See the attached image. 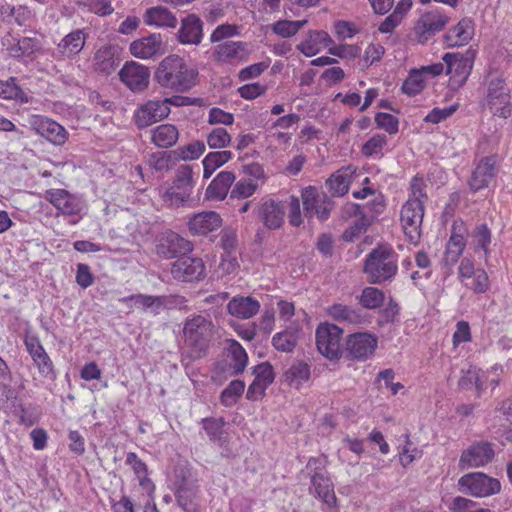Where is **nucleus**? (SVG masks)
Instances as JSON below:
<instances>
[{
    "instance_id": "obj_58",
    "label": "nucleus",
    "mask_w": 512,
    "mask_h": 512,
    "mask_svg": "<svg viewBox=\"0 0 512 512\" xmlns=\"http://www.w3.org/2000/svg\"><path fill=\"white\" fill-rule=\"evenodd\" d=\"M0 84V97L4 99H14L20 100L22 102H27V97L25 93L17 84H10V82H6L5 84L0 82Z\"/></svg>"
},
{
    "instance_id": "obj_37",
    "label": "nucleus",
    "mask_w": 512,
    "mask_h": 512,
    "mask_svg": "<svg viewBox=\"0 0 512 512\" xmlns=\"http://www.w3.org/2000/svg\"><path fill=\"white\" fill-rule=\"evenodd\" d=\"M310 366L303 361L294 362L283 374V380L290 387L299 389L310 379Z\"/></svg>"
},
{
    "instance_id": "obj_36",
    "label": "nucleus",
    "mask_w": 512,
    "mask_h": 512,
    "mask_svg": "<svg viewBox=\"0 0 512 512\" xmlns=\"http://www.w3.org/2000/svg\"><path fill=\"white\" fill-rule=\"evenodd\" d=\"M333 40L329 34L323 30H311L308 33V38L301 42L297 49L305 56L311 57L319 52V45L323 44L325 47L330 46Z\"/></svg>"
},
{
    "instance_id": "obj_41",
    "label": "nucleus",
    "mask_w": 512,
    "mask_h": 512,
    "mask_svg": "<svg viewBox=\"0 0 512 512\" xmlns=\"http://www.w3.org/2000/svg\"><path fill=\"white\" fill-rule=\"evenodd\" d=\"M121 302L133 301L138 308L143 311L151 309L154 314H158L161 308H164L166 299L162 296H152L144 294H135L120 299Z\"/></svg>"
},
{
    "instance_id": "obj_31",
    "label": "nucleus",
    "mask_w": 512,
    "mask_h": 512,
    "mask_svg": "<svg viewBox=\"0 0 512 512\" xmlns=\"http://www.w3.org/2000/svg\"><path fill=\"white\" fill-rule=\"evenodd\" d=\"M176 486L175 495L178 505L186 512H196L197 486L185 477L177 480Z\"/></svg>"
},
{
    "instance_id": "obj_23",
    "label": "nucleus",
    "mask_w": 512,
    "mask_h": 512,
    "mask_svg": "<svg viewBox=\"0 0 512 512\" xmlns=\"http://www.w3.org/2000/svg\"><path fill=\"white\" fill-rule=\"evenodd\" d=\"M221 226L222 218L215 211H203L194 214L188 222L189 230L194 235H207L218 230Z\"/></svg>"
},
{
    "instance_id": "obj_49",
    "label": "nucleus",
    "mask_w": 512,
    "mask_h": 512,
    "mask_svg": "<svg viewBox=\"0 0 512 512\" xmlns=\"http://www.w3.org/2000/svg\"><path fill=\"white\" fill-rule=\"evenodd\" d=\"M425 87L423 75L420 71L413 70L402 84L403 93L414 96L420 93Z\"/></svg>"
},
{
    "instance_id": "obj_24",
    "label": "nucleus",
    "mask_w": 512,
    "mask_h": 512,
    "mask_svg": "<svg viewBox=\"0 0 512 512\" xmlns=\"http://www.w3.org/2000/svg\"><path fill=\"white\" fill-rule=\"evenodd\" d=\"M120 64L118 48L113 45L100 47L93 58L94 70L103 75L112 74Z\"/></svg>"
},
{
    "instance_id": "obj_59",
    "label": "nucleus",
    "mask_w": 512,
    "mask_h": 512,
    "mask_svg": "<svg viewBox=\"0 0 512 512\" xmlns=\"http://www.w3.org/2000/svg\"><path fill=\"white\" fill-rule=\"evenodd\" d=\"M234 122V116L231 113L225 112L224 110L214 107L209 111L208 123L210 125L224 124L232 125Z\"/></svg>"
},
{
    "instance_id": "obj_15",
    "label": "nucleus",
    "mask_w": 512,
    "mask_h": 512,
    "mask_svg": "<svg viewBox=\"0 0 512 512\" xmlns=\"http://www.w3.org/2000/svg\"><path fill=\"white\" fill-rule=\"evenodd\" d=\"M317 464H320L318 458H310L307 463V468L315 466V472L311 476V484L314 492L327 506L336 507L337 498L334 493L333 483L326 475V470L324 468H318L316 466Z\"/></svg>"
},
{
    "instance_id": "obj_51",
    "label": "nucleus",
    "mask_w": 512,
    "mask_h": 512,
    "mask_svg": "<svg viewBox=\"0 0 512 512\" xmlns=\"http://www.w3.org/2000/svg\"><path fill=\"white\" fill-rule=\"evenodd\" d=\"M472 237L480 249H482L485 255L489 253V244L491 243V231L486 224H480L472 231Z\"/></svg>"
},
{
    "instance_id": "obj_7",
    "label": "nucleus",
    "mask_w": 512,
    "mask_h": 512,
    "mask_svg": "<svg viewBox=\"0 0 512 512\" xmlns=\"http://www.w3.org/2000/svg\"><path fill=\"white\" fill-rule=\"evenodd\" d=\"M304 216L308 219L314 215L321 221L329 218L334 207V201L324 192H319L314 186H307L301 191Z\"/></svg>"
},
{
    "instance_id": "obj_34",
    "label": "nucleus",
    "mask_w": 512,
    "mask_h": 512,
    "mask_svg": "<svg viewBox=\"0 0 512 512\" xmlns=\"http://www.w3.org/2000/svg\"><path fill=\"white\" fill-rule=\"evenodd\" d=\"M259 309V302L250 296L234 297L229 301L227 305L229 314L240 319H248L253 317L258 313Z\"/></svg>"
},
{
    "instance_id": "obj_9",
    "label": "nucleus",
    "mask_w": 512,
    "mask_h": 512,
    "mask_svg": "<svg viewBox=\"0 0 512 512\" xmlns=\"http://www.w3.org/2000/svg\"><path fill=\"white\" fill-rule=\"evenodd\" d=\"M510 90L505 81L499 77L488 83L487 102L495 116L508 118L512 112Z\"/></svg>"
},
{
    "instance_id": "obj_13",
    "label": "nucleus",
    "mask_w": 512,
    "mask_h": 512,
    "mask_svg": "<svg viewBox=\"0 0 512 512\" xmlns=\"http://www.w3.org/2000/svg\"><path fill=\"white\" fill-rule=\"evenodd\" d=\"M449 21L450 18L438 10L424 13L414 27L417 42L425 44L436 33L442 31Z\"/></svg>"
},
{
    "instance_id": "obj_6",
    "label": "nucleus",
    "mask_w": 512,
    "mask_h": 512,
    "mask_svg": "<svg viewBox=\"0 0 512 512\" xmlns=\"http://www.w3.org/2000/svg\"><path fill=\"white\" fill-rule=\"evenodd\" d=\"M343 329L332 323H321L316 329V346L320 354L331 361L339 360L343 354Z\"/></svg>"
},
{
    "instance_id": "obj_29",
    "label": "nucleus",
    "mask_w": 512,
    "mask_h": 512,
    "mask_svg": "<svg viewBox=\"0 0 512 512\" xmlns=\"http://www.w3.org/2000/svg\"><path fill=\"white\" fill-rule=\"evenodd\" d=\"M474 36V23L470 18L461 19L456 26L444 35L447 47L463 46Z\"/></svg>"
},
{
    "instance_id": "obj_48",
    "label": "nucleus",
    "mask_w": 512,
    "mask_h": 512,
    "mask_svg": "<svg viewBox=\"0 0 512 512\" xmlns=\"http://www.w3.org/2000/svg\"><path fill=\"white\" fill-rule=\"evenodd\" d=\"M272 344L278 351L292 352L297 344V337L290 331H283L275 334L272 338Z\"/></svg>"
},
{
    "instance_id": "obj_4",
    "label": "nucleus",
    "mask_w": 512,
    "mask_h": 512,
    "mask_svg": "<svg viewBox=\"0 0 512 512\" xmlns=\"http://www.w3.org/2000/svg\"><path fill=\"white\" fill-rule=\"evenodd\" d=\"M184 343L190 349V357H204L214 335V325L202 315L187 319L183 327Z\"/></svg>"
},
{
    "instance_id": "obj_40",
    "label": "nucleus",
    "mask_w": 512,
    "mask_h": 512,
    "mask_svg": "<svg viewBox=\"0 0 512 512\" xmlns=\"http://www.w3.org/2000/svg\"><path fill=\"white\" fill-rule=\"evenodd\" d=\"M179 137L178 129L172 124H162L152 130V142L161 148H169L176 144Z\"/></svg>"
},
{
    "instance_id": "obj_17",
    "label": "nucleus",
    "mask_w": 512,
    "mask_h": 512,
    "mask_svg": "<svg viewBox=\"0 0 512 512\" xmlns=\"http://www.w3.org/2000/svg\"><path fill=\"white\" fill-rule=\"evenodd\" d=\"M474 54L446 53L443 61L446 64V73L458 86H462L472 70Z\"/></svg>"
},
{
    "instance_id": "obj_64",
    "label": "nucleus",
    "mask_w": 512,
    "mask_h": 512,
    "mask_svg": "<svg viewBox=\"0 0 512 512\" xmlns=\"http://www.w3.org/2000/svg\"><path fill=\"white\" fill-rule=\"evenodd\" d=\"M232 158L230 151H217L207 154L204 158L216 170Z\"/></svg>"
},
{
    "instance_id": "obj_45",
    "label": "nucleus",
    "mask_w": 512,
    "mask_h": 512,
    "mask_svg": "<svg viewBox=\"0 0 512 512\" xmlns=\"http://www.w3.org/2000/svg\"><path fill=\"white\" fill-rule=\"evenodd\" d=\"M350 177L341 170L333 173L327 180L326 185L336 196H343L348 192Z\"/></svg>"
},
{
    "instance_id": "obj_52",
    "label": "nucleus",
    "mask_w": 512,
    "mask_h": 512,
    "mask_svg": "<svg viewBox=\"0 0 512 512\" xmlns=\"http://www.w3.org/2000/svg\"><path fill=\"white\" fill-rule=\"evenodd\" d=\"M377 127L385 130L390 135L396 134L399 128V120L389 113L378 112L375 115Z\"/></svg>"
},
{
    "instance_id": "obj_3",
    "label": "nucleus",
    "mask_w": 512,
    "mask_h": 512,
    "mask_svg": "<svg viewBox=\"0 0 512 512\" xmlns=\"http://www.w3.org/2000/svg\"><path fill=\"white\" fill-rule=\"evenodd\" d=\"M398 271L397 254L388 246H378L367 256L363 272L370 284H382L391 281Z\"/></svg>"
},
{
    "instance_id": "obj_11",
    "label": "nucleus",
    "mask_w": 512,
    "mask_h": 512,
    "mask_svg": "<svg viewBox=\"0 0 512 512\" xmlns=\"http://www.w3.org/2000/svg\"><path fill=\"white\" fill-rule=\"evenodd\" d=\"M192 250V243L173 231L162 233L155 247L156 254L163 259L179 258Z\"/></svg>"
},
{
    "instance_id": "obj_26",
    "label": "nucleus",
    "mask_w": 512,
    "mask_h": 512,
    "mask_svg": "<svg viewBox=\"0 0 512 512\" xmlns=\"http://www.w3.org/2000/svg\"><path fill=\"white\" fill-rule=\"evenodd\" d=\"M163 40L161 34H150L147 37L135 40L130 44V52L133 56L149 59L163 52Z\"/></svg>"
},
{
    "instance_id": "obj_14",
    "label": "nucleus",
    "mask_w": 512,
    "mask_h": 512,
    "mask_svg": "<svg viewBox=\"0 0 512 512\" xmlns=\"http://www.w3.org/2000/svg\"><path fill=\"white\" fill-rule=\"evenodd\" d=\"M44 198L51 203L59 213L65 216L78 215L84 208V202L81 197L70 193L66 189L46 190Z\"/></svg>"
},
{
    "instance_id": "obj_53",
    "label": "nucleus",
    "mask_w": 512,
    "mask_h": 512,
    "mask_svg": "<svg viewBox=\"0 0 512 512\" xmlns=\"http://www.w3.org/2000/svg\"><path fill=\"white\" fill-rule=\"evenodd\" d=\"M387 144V137L383 134H377L366 141L362 146V154L366 157L381 153Z\"/></svg>"
},
{
    "instance_id": "obj_42",
    "label": "nucleus",
    "mask_w": 512,
    "mask_h": 512,
    "mask_svg": "<svg viewBox=\"0 0 512 512\" xmlns=\"http://www.w3.org/2000/svg\"><path fill=\"white\" fill-rule=\"evenodd\" d=\"M360 305L366 309H377L382 306L385 295L382 290L375 287H366L357 297Z\"/></svg>"
},
{
    "instance_id": "obj_61",
    "label": "nucleus",
    "mask_w": 512,
    "mask_h": 512,
    "mask_svg": "<svg viewBox=\"0 0 512 512\" xmlns=\"http://www.w3.org/2000/svg\"><path fill=\"white\" fill-rule=\"evenodd\" d=\"M236 231L230 227H226L221 231V247L228 254L232 253L237 247Z\"/></svg>"
},
{
    "instance_id": "obj_44",
    "label": "nucleus",
    "mask_w": 512,
    "mask_h": 512,
    "mask_svg": "<svg viewBox=\"0 0 512 512\" xmlns=\"http://www.w3.org/2000/svg\"><path fill=\"white\" fill-rule=\"evenodd\" d=\"M175 160H177V158L174 150L162 151L151 154L148 164L154 170L162 172L170 170L173 167Z\"/></svg>"
},
{
    "instance_id": "obj_28",
    "label": "nucleus",
    "mask_w": 512,
    "mask_h": 512,
    "mask_svg": "<svg viewBox=\"0 0 512 512\" xmlns=\"http://www.w3.org/2000/svg\"><path fill=\"white\" fill-rule=\"evenodd\" d=\"M284 215L283 206L272 199L264 201L258 209L259 219L270 230L279 229L282 226Z\"/></svg>"
},
{
    "instance_id": "obj_16",
    "label": "nucleus",
    "mask_w": 512,
    "mask_h": 512,
    "mask_svg": "<svg viewBox=\"0 0 512 512\" xmlns=\"http://www.w3.org/2000/svg\"><path fill=\"white\" fill-rule=\"evenodd\" d=\"M171 275L183 282L200 280L205 273V265L201 258L182 255L171 264Z\"/></svg>"
},
{
    "instance_id": "obj_54",
    "label": "nucleus",
    "mask_w": 512,
    "mask_h": 512,
    "mask_svg": "<svg viewBox=\"0 0 512 512\" xmlns=\"http://www.w3.org/2000/svg\"><path fill=\"white\" fill-rule=\"evenodd\" d=\"M253 374L255 375L254 380L264 384L266 387L272 384L275 378L273 366L269 362L256 365L253 369Z\"/></svg>"
},
{
    "instance_id": "obj_18",
    "label": "nucleus",
    "mask_w": 512,
    "mask_h": 512,
    "mask_svg": "<svg viewBox=\"0 0 512 512\" xmlns=\"http://www.w3.org/2000/svg\"><path fill=\"white\" fill-rule=\"evenodd\" d=\"M24 344L39 373L43 377L54 378L55 373L53 362L42 346L39 338L35 335L26 333Z\"/></svg>"
},
{
    "instance_id": "obj_62",
    "label": "nucleus",
    "mask_w": 512,
    "mask_h": 512,
    "mask_svg": "<svg viewBox=\"0 0 512 512\" xmlns=\"http://www.w3.org/2000/svg\"><path fill=\"white\" fill-rule=\"evenodd\" d=\"M457 109L456 105H452L443 109L434 108L428 115L425 117V121L429 123H439L442 120L450 117Z\"/></svg>"
},
{
    "instance_id": "obj_10",
    "label": "nucleus",
    "mask_w": 512,
    "mask_h": 512,
    "mask_svg": "<svg viewBox=\"0 0 512 512\" xmlns=\"http://www.w3.org/2000/svg\"><path fill=\"white\" fill-rule=\"evenodd\" d=\"M377 338L368 332L353 333L347 337L343 353L350 360H366L377 348Z\"/></svg>"
},
{
    "instance_id": "obj_63",
    "label": "nucleus",
    "mask_w": 512,
    "mask_h": 512,
    "mask_svg": "<svg viewBox=\"0 0 512 512\" xmlns=\"http://www.w3.org/2000/svg\"><path fill=\"white\" fill-rule=\"evenodd\" d=\"M471 341V332L469 323L466 321H459L457 329L453 334V345L457 347L462 342Z\"/></svg>"
},
{
    "instance_id": "obj_57",
    "label": "nucleus",
    "mask_w": 512,
    "mask_h": 512,
    "mask_svg": "<svg viewBox=\"0 0 512 512\" xmlns=\"http://www.w3.org/2000/svg\"><path fill=\"white\" fill-rule=\"evenodd\" d=\"M465 285L475 293H485L489 288V277L485 270L477 269L476 273L472 276V282Z\"/></svg>"
},
{
    "instance_id": "obj_33",
    "label": "nucleus",
    "mask_w": 512,
    "mask_h": 512,
    "mask_svg": "<svg viewBox=\"0 0 512 512\" xmlns=\"http://www.w3.org/2000/svg\"><path fill=\"white\" fill-rule=\"evenodd\" d=\"M236 177L230 171L220 172L208 185L205 196L208 200H223Z\"/></svg>"
},
{
    "instance_id": "obj_56",
    "label": "nucleus",
    "mask_w": 512,
    "mask_h": 512,
    "mask_svg": "<svg viewBox=\"0 0 512 512\" xmlns=\"http://www.w3.org/2000/svg\"><path fill=\"white\" fill-rule=\"evenodd\" d=\"M257 184L254 183L251 180H240L238 181L233 189L231 190L230 197L241 199V198H247L256 191Z\"/></svg>"
},
{
    "instance_id": "obj_21",
    "label": "nucleus",
    "mask_w": 512,
    "mask_h": 512,
    "mask_svg": "<svg viewBox=\"0 0 512 512\" xmlns=\"http://www.w3.org/2000/svg\"><path fill=\"white\" fill-rule=\"evenodd\" d=\"M249 56L248 45L241 41H224L219 43L214 51L213 58L220 63L233 64L246 61Z\"/></svg>"
},
{
    "instance_id": "obj_25",
    "label": "nucleus",
    "mask_w": 512,
    "mask_h": 512,
    "mask_svg": "<svg viewBox=\"0 0 512 512\" xmlns=\"http://www.w3.org/2000/svg\"><path fill=\"white\" fill-rule=\"evenodd\" d=\"M247 363L245 349L236 340H230L227 358L221 369L229 376H237L245 370Z\"/></svg>"
},
{
    "instance_id": "obj_8",
    "label": "nucleus",
    "mask_w": 512,
    "mask_h": 512,
    "mask_svg": "<svg viewBox=\"0 0 512 512\" xmlns=\"http://www.w3.org/2000/svg\"><path fill=\"white\" fill-rule=\"evenodd\" d=\"M458 486L463 493L480 498L496 494L501 490L498 479L489 477L482 472L463 475L458 480Z\"/></svg>"
},
{
    "instance_id": "obj_35",
    "label": "nucleus",
    "mask_w": 512,
    "mask_h": 512,
    "mask_svg": "<svg viewBox=\"0 0 512 512\" xmlns=\"http://www.w3.org/2000/svg\"><path fill=\"white\" fill-rule=\"evenodd\" d=\"M328 314L337 321H344L350 324H364L367 322L366 314L358 308L335 303L328 308Z\"/></svg>"
},
{
    "instance_id": "obj_12",
    "label": "nucleus",
    "mask_w": 512,
    "mask_h": 512,
    "mask_svg": "<svg viewBox=\"0 0 512 512\" xmlns=\"http://www.w3.org/2000/svg\"><path fill=\"white\" fill-rule=\"evenodd\" d=\"M494 457L495 452L492 443L487 441L474 442L462 452L458 466L460 470L479 468L492 462Z\"/></svg>"
},
{
    "instance_id": "obj_20",
    "label": "nucleus",
    "mask_w": 512,
    "mask_h": 512,
    "mask_svg": "<svg viewBox=\"0 0 512 512\" xmlns=\"http://www.w3.org/2000/svg\"><path fill=\"white\" fill-rule=\"evenodd\" d=\"M170 114V108L164 100H151L143 104L135 114V122L138 128H146L163 120Z\"/></svg>"
},
{
    "instance_id": "obj_5",
    "label": "nucleus",
    "mask_w": 512,
    "mask_h": 512,
    "mask_svg": "<svg viewBox=\"0 0 512 512\" xmlns=\"http://www.w3.org/2000/svg\"><path fill=\"white\" fill-rule=\"evenodd\" d=\"M193 188V168L183 164L176 169L172 185L165 191L163 198L171 206L180 207L191 200Z\"/></svg>"
},
{
    "instance_id": "obj_46",
    "label": "nucleus",
    "mask_w": 512,
    "mask_h": 512,
    "mask_svg": "<svg viewBox=\"0 0 512 512\" xmlns=\"http://www.w3.org/2000/svg\"><path fill=\"white\" fill-rule=\"evenodd\" d=\"M245 389V383L241 380H233L230 384L222 391L220 400L221 403L226 407H231L237 403L239 397L242 395Z\"/></svg>"
},
{
    "instance_id": "obj_50",
    "label": "nucleus",
    "mask_w": 512,
    "mask_h": 512,
    "mask_svg": "<svg viewBox=\"0 0 512 512\" xmlns=\"http://www.w3.org/2000/svg\"><path fill=\"white\" fill-rule=\"evenodd\" d=\"M231 142V136L224 128H215L207 135V144L211 149L227 147Z\"/></svg>"
},
{
    "instance_id": "obj_19",
    "label": "nucleus",
    "mask_w": 512,
    "mask_h": 512,
    "mask_svg": "<svg viewBox=\"0 0 512 512\" xmlns=\"http://www.w3.org/2000/svg\"><path fill=\"white\" fill-rule=\"evenodd\" d=\"M119 77L132 91L141 92L148 87L150 70L144 65L131 61L120 70Z\"/></svg>"
},
{
    "instance_id": "obj_27",
    "label": "nucleus",
    "mask_w": 512,
    "mask_h": 512,
    "mask_svg": "<svg viewBox=\"0 0 512 512\" xmlns=\"http://www.w3.org/2000/svg\"><path fill=\"white\" fill-rule=\"evenodd\" d=\"M495 160L493 157L481 159L479 164L472 172L469 186L473 192H477L489 185L495 176Z\"/></svg>"
},
{
    "instance_id": "obj_1",
    "label": "nucleus",
    "mask_w": 512,
    "mask_h": 512,
    "mask_svg": "<svg viewBox=\"0 0 512 512\" xmlns=\"http://www.w3.org/2000/svg\"><path fill=\"white\" fill-rule=\"evenodd\" d=\"M198 75L197 69L187 64L182 57L172 54L158 64L154 80L165 89L185 93L197 84Z\"/></svg>"
},
{
    "instance_id": "obj_47",
    "label": "nucleus",
    "mask_w": 512,
    "mask_h": 512,
    "mask_svg": "<svg viewBox=\"0 0 512 512\" xmlns=\"http://www.w3.org/2000/svg\"><path fill=\"white\" fill-rule=\"evenodd\" d=\"M176 158L186 160L198 159L205 152V144L202 141H194L188 145L174 150Z\"/></svg>"
},
{
    "instance_id": "obj_38",
    "label": "nucleus",
    "mask_w": 512,
    "mask_h": 512,
    "mask_svg": "<svg viewBox=\"0 0 512 512\" xmlns=\"http://www.w3.org/2000/svg\"><path fill=\"white\" fill-rule=\"evenodd\" d=\"M487 378L484 373L476 367H471L467 371L462 370V375L458 381V386L463 390H471L473 386L476 390V397L480 398L483 391L485 390V380Z\"/></svg>"
},
{
    "instance_id": "obj_60",
    "label": "nucleus",
    "mask_w": 512,
    "mask_h": 512,
    "mask_svg": "<svg viewBox=\"0 0 512 512\" xmlns=\"http://www.w3.org/2000/svg\"><path fill=\"white\" fill-rule=\"evenodd\" d=\"M94 275L90 271L87 264L80 263L77 265L76 283L83 289L88 288L94 283Z\"/></svg>"
},
{
    "instance_id": "obj_55",
    "label": "nucleus",
    "mask_w": 512,
    "mask_h": 512,
    "mask_svg": "<svg viewBox=\"0 0 512 512\" xmlns=\"http://www.w3.org/2000/svg\"><path fill=\"white\" fill-rule=\"evenodd\" d=\"M239 34V27L232 24H222L215 28L210 36L212 43L222 42L223 40L237 36Z\"/></svg>"
},
{
    "instance_id": "obj_30",
    "label": "nucleus",
    "mask_w": 512,
    "mask_h": 512,
    "mask_svg": "<svg viewBox=\"0 0 512 512\" xmlns=\"http://www.w3.org/2000/svg\"><path fill=\"white\" fill-rule=\"evenodd\" d=\"M34 130L38 135L56 145L65 143L67 139L65 128L49 118H41L35 121Z\"/></svg>"
},
{
    "instance_id": "obj_32",
    "label": "nucleus",
    "mask_w": 512,
    "mask_h": 512,
    "mask_svg": "<svg viewBox=\"0 0 512 512\" xmlns=\"http://www.w3.org/2000/svg\"><path fill=\"white\" fill-rule=\"evenodd\" d=\"M86 39L87 34L82 29L74 30L58 43L57 51L63 57L72 58L82 51Z\"/></svg>"
},
{
    "instance_id": "obj_43",
    "label": "nucleus",
    "mask_w": 512,
    "mask_h": 512,
    "mask_svg": "<svg viewBox=\"0 0 512 512\" xmlns=\"http://www.w3.org/2000/svg\"><path fill=\"white\" fill-rule=\"evenodd\" d=\"M465 247V240L462 235H452L448 241L443 262L447 266H451L457 262L462 255Z\"/></svg>"
},
{
    "instance_id": "obj_22",
    "label": "nucleus",
    "mask_w": 512,
    "mask_h": 512,
    "mask_svg": "<svg viewBox=\"0 0 512 512\" xmlns=\"http://www.w3.org/2000/svg\"><path fill=\"white\" fill-rule=\"evenodd\" d=\"M203 25L196 14H188L181 20L178 41L184 45H199L203 38Z\"/></svg>"
},
{
    "instance_id": "obj_39",
    "label": "nucleus",
    "mask_w": 512,
    "mask_h": 512,
    "mask_svg": "<svg viewBox=\"0 0 512 512\" xmlns=\"http://www.w3.org/2000/svg\"><path fill=\"white\" fill-rule=\"evenodd\" d=\"M145 23L159 27L174 28L177 25V18L167 8L162 6L152 7L145 13Z\"/></svg>"
},
{
    "instance_id": "obj_2",
    "label": "nucleus",
    "mask_w": 512,
    "mask_h": 512,
    "mask_svg": "<svg viewBox=\"0 0 512 512\" xmlns=\"http://www.w3.org/2000/svg\"><path fill=\"white\" fill-rule=\"evenodd\" d=\"M411 193L403 204L400 221L403 232L408 241L417 244L422 234V222L424 217V199L427 194L424 191L425 184L422 179L414 177L411 181Z\"/></svg>"
}]
</instances>
